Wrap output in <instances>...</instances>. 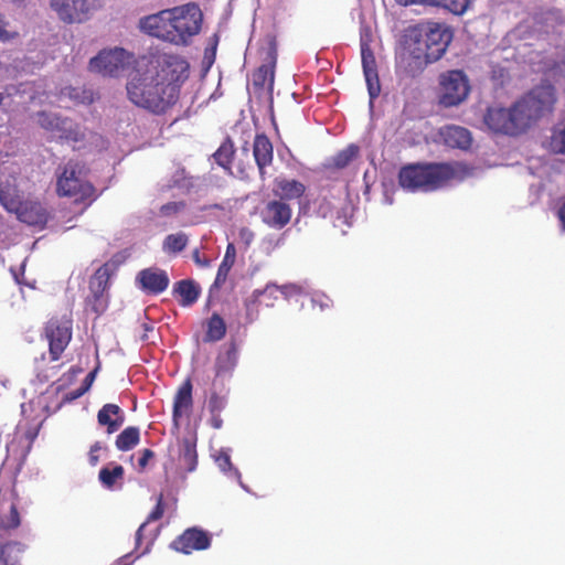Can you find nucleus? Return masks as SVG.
Masks as SVG:
<instances>
[{"label":"nucleus","instance_id":"nucleus-48","mask_svg":"<svg viewBox=\"0 0 565 565\" xmlns=\"http://www.w3.org/2000/svg\"><path fill=\"white\" fill-rule=\"evenodd\" d=\"M192 258L194 263L200 267H209L210 266V259L205 257H201L200 250L196 248L192 253Z\"/></svg>","mask_w":565,"mask_h":565},{"label":"nucleus","instance_id":"nucleus-46","mask_svg":"<svg viewBox=\"0 0 565 565\" xmlns=\"http://www.w3.org/2000/svg\"><path fill=\"white\" fill-rule=\"evenodd\" d=\"M154 457V452L151 449H143L141 456L138 459V467L140 470H145L150 459Z\"/></svg>","mask_w":565,"mask_h":565},{"label":"nucleus","instance_id":"nucleus-9","mask_svg":"<svg viewBox=\"0 0 565 565\" xmlns=\"http://www.w3.org/2000/svg\"><path fill=\"white\" fill-rule=\"evenodd\" d=\"M134 55L122 47L102 50L89 61V70L103 76L117 77L127 70Z\"/></svg>","mask_w":565,"mask_h":565},{"label":"nucleus","instance_id":"nucleus-47","mask_svg":"<svg viewBox=\"0 0 565 565\" xmlns=\"http://www.w3.org/2000/svg\"><path fill=\"white\" fill-rule=\"evenodd\" d=\"M96 374H97V369L90 371L86 377L84 379L81 387L82 390L86 393L89 391V388L92 387L94 381H95V377H96Z\"/></svg>","mask_w":565,"mask_h":565},{"label":"nucleus","instance_id":"nucleus-31","mask_svg":"<svg viewBox=\"0 0 565 565\" xmlns=\"http://www.w3.org/2000/svg\"><path fill=\"white\" fill-rule=\"evenodd\" d=\"M180 460L186 471L192 472L198 466V454L195 441L185 438L182 443V452Z\"/></svg>","mask_w":565,"mask_h":565},{"label":"nucleus","instance_id":"nucleus-25","mask_svg":"<svg viewBox=\"0 0 565 565\" xmlns=\"http://www.w3.org/2000/svg\"><path fill=\"white\" fill-rule=\"evenodd\" d=\"M279 287L276 285H267L263 290L256 289L252 295V299L246 302L247 309L252 305L273 307L274 301L278 299Z\"/></svg>","mask_w":565,"mask_h":565},{"label":"nucleus","instance_id":"nucleus-44","mask_svg":"<svg viewBox=\"0 0 565 565\" xmlns=\"http://www.w3.org/2000/svg\"><path fill=\"white\" fill-rule=\"evenodd\" d=\"M20 525V514L14 504L11 505L9 515L7 516V521L4 526L7 529H17Z\"/></svg>","mask_w":565,"mask_h":565},{"label":"nucleus","instance_id":"nucleus-17","mask_svg":"<svg viewBox=\"0 0 565 565\" xmlns=\"http://www.w3.org/2000/svg\"><path fill=\"white\" fill-rule=\"evenodd\" d=\"M253 154L259 170V175L264 180L265 169L273 163L274 148L269 138L265 134H257L254 138Z\"/></svg>","mask_w":565,"mask_h":565},{"label":"nucleus","instance_id":"nucleus-30","mask_svg":"<svg viewBox=\"0 0 565 565\" xmlns=\"http://www.w3.org/2000/svg\"><path fill=\"white\" fill-rule=\"evenodd\" d=\"M235 154L234 143L230 137H227L214 152L213 157L218 166L230 170Z\"/></svg>","mask_w":565,"mask_h":565},{"label":"nucleus","instance_id":"nucleus-38","mask_svg":"<svg viewBox=\"0 0 565 565\" xmlns=\"http://www.w3.org/2000/svg\"><path fill=\"white\" fill-rule=\"evenodd\" d=\"M216 463L222 471L230 473L235 478L241 477L239 471L236 468H234L231 457L227 452L221 451L216 457Z\"/></svg>","mask_w":565,"mask_h":565},{"label":"nucleus","instance_id":"nucleus-2","mask_svg":"<svg viewBox=\"0 0 565 565\" xmlns=\"http://www.w3.org/2000/svg\"><path fill=\"white\" fill-rule=\"evenodd\" d=\"M556 89L542 83L515 100L510 107L490 106L483 115L484 125L493 132L516 137L553 111Z\"/></svg>","mask_w":565,"mask_h":565},{"label":"nucleus","instance_id":"nucleus-18","mask_svg":"<svg viewBox=\"0 0 565 565\" xmlns=\"http://www.w3.org/2000/svg\"><path fill=\"white\" fill-rule=\"evenodd\" d=\"M97 423L106 426L107 434H114L125 423V413L117 404H105L97 413Z\"/></svg>","mask_w":565,"mask_h":565},{"label":"nucleus","instance_id":"nucleus-39","mask_svg":"<svg viewBox=\"0 0 565 565\" xmlns=\"http://www.w3.org/2000/svg\"><path fill=\"white\" fill-rule=\"evenodd\" d=\"M38 120L41 127L47 129V130H54L60 128V124H64L65 121L62 120L60 117L47 114L45 111H40L38 114Z\"/></svg>","mask_w":565,"mask_h":565},{"label":"nucleus","instance_id":"nucleus-6","mask_svg":"<svg viewBox=\"0 0 565 565\" xmlns=\"http://www.w3.org/2000/svg\"><path fill=\"white\" fill-rule=\"evenodd\" d=\"M57 174L56 193L58 196L74 198L75 201L90 200L95 188L85 180V167L78 161L70 160Z\"/></svg>","mask_w":565,"mask_h":565},{"label":"nucleus","instance_id":"nucleus-43","mask_svg":"<svg viewBox=\"0 0 565 565\" xmlns=\"http://www.w3.org/2000/svg\"><path fill=\"white\" fill-rule=\"evenodd\" d=\"M185 207L184 202H168L160 207V214L162 216H171L178 214Z\"/></svg>","mask_w":565,"mask_h":565},{"label":"nucleus","instance_id":"nucleus-52","mask_svg":"<svg viewBox=\"0 0 565 565\" xmlns=\"http://www.w3.org/2000/svg\"><path fill=\"white\" fill-rule=\"evenodd\" d=\"M446 2L447 0H425L427 6L441 7L444 9H446Z\"/></svg>","mask_w":565,"mask_h":565},{"label":"nucleus","instance_id":"nucleus-27","mask_svg":"<svg viewBox=\"0 0 565 565\" xmlns=\"http://www.w3.org/2000/svg\"><path fill=\"white\" fill-rule=\"evenodd\" d=\"M140 441V430L136 426L126 427L117 437L115 445L120 451L135 448Z\"/></svg>","mask_w":565,"mask_h":565},{"label":"nucleus","instance_id":"nucleus-50","mask_svg":"<svg viewBox=\"0 0 565 565\" xmlns=\"http://www.w3.org/2000/svg\"><path fill=\"white\" fill-rule=\"evenodd\" d=\"M85 392L82 390V387H78L77 390H74L66 394L65 399L68 402L75 401L83 396Z\"/></svg>","mask_w":565,"mask_h":565},{"label":"nucleus","instance_id":"nucleus-21","mask_svg":"<svg viewBox=\"0 0 565 565\" xmlns=\"http://www.w3.org/2000/svg\"><path fill=\"white\" fill-rule=\"evenodd\" d=\"M430 63L431 62H428V58L414 46L409 54L402 56L399 67L406 76L415 77Z\"/></svg>","mask_w":565,"mask_h":565},{"label":"nucleus","instance_id":"nucleus-54","mask_svg":"<svg viewBox=\"0 0 565 565\" xmlns=\"http://www.w3.org/2000/svg\"><path fill=\"white\" fill-rule=\"evenodd\" d=\"M396 2L401 6H409L415 3L425 4V0H396Z\"/></svg>","mask_w":565,"mask_h":565},{"label":"nucleus","instance_id":"nucleus-55","mask_svg":"<svg viewBox=\"0 0 565 565\" xmlns=\"http://www.w3.org/2000/svg\"><path fill=\"white\" fill-rule=\"evenodd\" d=\"M66 138H67V139L75 140V141H76V140H78V138H77V134H74V135H73V134H72V131H70V134L66 136Z\"/></svg>","mask_w":565,"mask_h":565},{"label":"nucleus","instance_id":"nucleus-29","mask_svg":"<svg viewBox=\"0 0 565 565\" xmlns=\"http://www.w3.org/2000/svg\"><path fill=\"white\" fill-rule=\"evenodd\" d=\"M24 545L19 542H8L0 547V562L3 565H20V555Z\"/></svg>","mask_w":565,"mask_h":565},{"label":"nucleus","instance_id":"nucleus-23","mask_svg":"<svg viewBox=\"0 0 565 565\" xmlns=\"http://www.w3.org/2000/svg\"><path fill=\"white\" fill-rule=\"evenodd\" d=\"M119 262H116L115 258H113L110 262L105 263L102 265L94 274L90 286L94 290L98 292L105 291V289L108 286V281L111 277V275L117 269Z\"/></svg>","mask_w":565,"mask_h":565},{"label":"nucleus","instance_id":"nucleus-5","mask_svg":"<svg viewBox=\"0 0 565 565\" xmlns=\"http://www.w3.org/2000/svg\"><path fill=\"white\" fill-rule=\"evenodd\" d=\"M0 203L8 212L14 213L20 222L29 226L43 230L50 220V212L40 200H20L12 194L9 185L2 183L0 184Z\"/></svg>","mask_w":565,"mask_h":565},{"label":"nucleus","instance_id":"nucleus-24","mask_svg":"<svg viewBox=\"0 0 565 565\" xmlns=\"http://www.w3.org/2000/svg\"><path fill=\"white\" fill-rule=\"evenodd\" d=\"M235 259H236V249H235L234 244L230 243L226 246V250H225L223 260L218 266L216 277H215V280L213 284L214 287L218 288L225 284L228 273L235 263Z\"/></svg>","mask_w":565,"mask_h":565},{"label":"nucleus","instance_id":"nucleus-56","mask_svg":"<svg viewBox=\"0 0 565 565\" xmlns=\"http://www.w3.org/2000/svg\"><path fill=\"white\" fill-rule=\"evenodd\" d=\"M2 100H3V96H2V94H0V104L2 103Z\"/></svg>","mask_w":565,"mask_h":565},{"label":"nucleus","instance_id":"nucleus-20","mask_svg":"<svg viewBox=\"0 0 565 565\" xmlns=\"http://www.w3.org/2000/svg\"><path fill=\"white\" fill-rule=\"evenodd\" d=\"M445 143L450 148L468 149L472 143V137L467 128L460 126H447L441 131Z\"/></svg>","mask_w":565,"mask_h":565},{"label":"nucleus","instance_id":"nucleus-7","mask_svg":"<svg viewBox=\"0 0 565 565\" xmlns=\"http://www.w3.org/2000/svg\"><path fill=\"white\" fill-rule=\"evenodd\" d=\"M452 40L450 29L440 23H434L420 34L415 42V47L422 52L428 62H437L446 53Z\"/></svg>","mask_w":565,"mask_h":565},{"label":"nucleus","instance_id":"nucleus-22","mask_svg":"<svg viewBox=\"0 0 565 565\" xmlns=\"http://www.w3.org/2000/svg\"><path fill=\"white\" fill-rule=\"evenodd\" d=\"M173 292L180 296L182 307H190L199 299L201 289L193 280L183 279L174 285Z\"/></svg>","mask_w":565,"mask_h":565},{"label":"nucleus","instance_id":"nucleus-36","mask_svg":"<svg viewBox=\"0 0 565 565\" xmlns=\"http://www.w3.org/2000/svg\"><path fill=\"white\" fill-rule=\"evenodd\" d=\"M363 74H364L365 82L367 85V92L370 95V99L373 100L376 97H379V95L381 93V84H380L377 70L365 71V72H363Z\"/></svg>","mask_w":565,"mask_h":565},{"label":"nucleus","instance_id":"nucleus-40","mask_svg":"<svg viewBox=\"0 0 565 565\" xmlns=\"http://www.w3.org/2000/svg\"><path fill=\"white\" fill-rule=\"evenodd\" d=\"M227 405L226 396L218 395L217 393H212L209 399V412L210 413H218L225 409Z\"/></svg>","mask_w":565,"mask_h":565},{"label":"nucleus","instance_id":"nucleus-14","mask_svg":"<svg viewBox=\"0 0 565 565\" xmlns=\"http://www.w3.org/2000/svg\"><path fill=\"white\" fill-rule=\"evenodd\" d=\"M292 210L289 203L278 199L265 203L260 210V218L264 224L274 230H281L289 224Z\"/></svg>","mask_w":565,"mask_h":565},{"label":"nucleus","instance_id":"nucleus-19","mask_svg":"<svg viewBox=\"0 0 565 565\" xmlns=\"http://www.w3.org/2000/svg\"><path fill=\"white\" fill-rule=\"evenodd\" d=\"M306 191V186L303 183L297 180H289V179H276L275 180V188L273 190L275 196L278 198V200H281L284 202L291 201V200H298L300 199Z\"/></svg>","mask_w":565,"mask_h":565},{"label":"nucleus","instance_id":"nucleus-1","mask_svg":"<svg viewBox=\"0 0 565 565\" xmlns=\"http://www.w3.org/2000/svg\"><path fill=\"white\" fill-rule=\"evenodd\" d=\"M190 65L177 54H163L150 66L136 68L126 83L128 100L152 115L161 116L180 99L181 87L189 77Z\"/></svg>","mask_w":565,"mask_h":565},{"label":"nucleus","instance_id":"nucleus-37","mask_svg":"<svg viewBox=\"0 0 565 565\" xmlns=\"http://www.w3.org/2000/svg\"><path fill=\"white\" fill-rule=\"evenodd\" d=\"M361 57L363 72L377 70L374 53L369 43L361 41Z\"/></svg>","mask_w":565,"mask_h":565},{"label":"nucleus","instance_id":"nucleus-8","mask_svg":"<svg viewBox=\"0 0 565 565\" xmlns=\"http://www.w3.org/2000/svg\"><path fill=\"white\" fill-rule=\"evenodd\" d=\"M72 319L66 317H52L44 326L43 337L49 343L50 361L55 362L62 358L73 335Z\"/></svg>","mask_w":565,"mask_h":565},{"label":"nucleus","instance_id":"nucleus-32","mask_svg":"<svg viewBox=\"0 0 565 565\" xmlns=\"http://www.w3.org/2000/svg\"><path fill=\"white\" fill-rule=\"evenodd\" d=\"M189 237L185 233H175L168 235L163 243L162 249L167 254H178L185 249Z\"/></svg>","mask_w":565,"mask_h":565},{"label":"nucleus","instance_id":"nucleus-51","mask_svg":"<svg viewBox=\"0 0 565 565\" xmlns=\"http://www.w3.org/2000/svg\"><path fill=\"white\" fill-rule=\"evenodd\" d=\"M300 289L296 285H285L282 287H279V294L281 295H289L291 292H298Z\"/></svg>","mask_w":565,"mask_h":565},{"label":"nucleus","instance_id":"nucleus-45","mask_svg":"<svg viewBox=\"0 0 565 565\" xmlns=\"http://www.w3.org/2000/svg\"><path fill=\"white\" fill-rule=\"evenodd\" d=\"M102 449V444L99 441H96L90 446L89 452H88V461L90 466H96L99 462V456L98 451Z\"/></svg>","mask_w":565,"mask_h":565},{"label":"nucleus","instance_id":"nucleus-4","mask_svg":"<svg viewBox=\"0 0 565 565\" xmlns=\"http://www.w3.org/2000/svg\"><path fill=\"white\" fill-rule=\"evenodd\" d=\"M461 179L458 163H412L401 168L398 183L411 191L433 192Z\"/></svg>","mask_w":565,"mask_h":565},{"label":"nucleus","instance_id":"nucleus-11","mask_svg":"<svg viewBox=\"0 0 565 565\" xmlns=\"http://www.w3.org/2000/svg\"><path fill=\"white\" fill-rule=\"evenodd\" d=\"M58 19L67 24L87 21L99 8V0H50Z\"/></svg>","mask_w":565,"mask_h":565},{"label":"nucleus","instance_id":"nucleus-53","mask_svg":"<svg viewBox=\"0 0 565 565\" xmlns=\"http://www.w3.org/2000/svg\"><path fill=\"white\" fill-rule=\"evenodd\" d=\"M557 216L561 221L563 230L565 231V202L561 205V207L557 212Z\"/></svg>","mask_w":565,"mask_h":565},{"label":"nucleus","instance_id":"nucleus-3","mask_svg":"<svg viewBox=\"0 0 565 565\" xmlns=\"http://www.w3.org/2000/svg\"><path fill=\"white\" fill-rule=\"evenodd\" d=\"M203 12L195 2L160 10L139 19V30L162 42L188 46L202 30Z\"/></svg>","mask_w":565,"mask_h":565},{"label":"nucleus","instance_id":"nucleus-12","mask_svg":"<svg viewBox=\"0 0 565 565\" xmlns=\"http://www.w3.org/2000/svg\"><path fill=\"white\" fill-rule=\"evenodd\" d=\"M212 535L200 527L192 526L177 536L170 544L175 552L189 555L194 551H204L211 546Z\"/></svg>","mask_w":565,"mask_h":565},{"label":"nucleus","instance_id":"nucleus-42","mask_svg":"<svg viewBox=\"0 0 565 565\" xmlns=\"http://www.w3.org/2000/svg\"><path fill=\"white\" fill-rule=\"evenodd\" d=\"M19 33L12 30L3 17L0 14V41L8 42L15 39Z\"/></svg>","mask_w":565,"mask_h":565},{"label":"nucleus","instance_id":"nucleus-16","mask_svg":"<svg viewBox=\"0 0 565 565\" xmlns=\"http://www.w3.org/2000/svg\"><path fill=\"white\" fill-rule=\"evenodd\" d=\"M192 405V382L186 379L179 386L173 398L172 423L175 429L180 428V419L191 411Z\"/></svg>","mask_w":565,"mask_h":565},{"label":"nucleus","instance_id":"nucleus-35","mask_svg":"<svg viewBox=\"0 0 565 565\" xmlns=\"http://www.w3.org/2000/svg\"><path fill=\"white\" fill-rule=\"evenodd\" d=\"M358 151V147L349 146L332 158V166L337 169L345 168L356 157Z\"/></svg>","mask_w":565,"mask_h":565},{"label":"nucleus","instance_id":"nucleus-49","mask_svg":"<svg viewBox=\"0 0 565 565\" xmlns=\"http://www.w3.org/2000/svg\"><path fill=\"white\" fill-rule=\"evenodd\" d=\"M210 414H211V418H210L211 427H213L214 429H221L223 426V419L221 418V414H218V413H210Z\"/></svg>","mask_w":565,"mask_h":565},{"label":"nucleus","instance_id":"nucleus-15","mask_svg":"<svg viewBox=\"0 0 565 565\" xmlns=\"http://www.w3.org/2000/svg\"><path fill=\"white\" fill-rule=\"evenodd\" d=\"M136 282L146 294L159 295L168 288L170 279L166 270L148 267L137 274Z\"/></svg>","mask_w":565,"mask_h":565},{"label":"nucleus","instance_id":"nucleus-10","mask_svg":"<svg viewBox=\"0 0 565 565\" xmlns=\"http://www.w3.org/2000/svg\"><path fill=\"white\" fill-rule=\"evenodd\" d=\"M439 84V102L445 107L457 106L468 97L469 81L462 71L452 70L441 74Z\"/></svg>","mask_w":565,"mask_h":565},{"label":"nucleus","instance_id":"nucleus-33","mask_svg":"<svg viewBox=\"0 0 565 565\" xmlns=\"http://www.w3.org/2000/svg\"><path fill=\"white\" fill-rule=\"evenodd\" d=\"M124 472L125 470L120 465H115L113 469L104 467L100 469L98 478L104 487L111 489L117 479H121L124 477Z\"/></svg>","mask_w":565,"mask_h":565},{"label":"nucleus","instance_id":"nucleus-26","mask_svg":"<svg viewBox=\"0 0 565 565\" xmlns=\"http://www.w3.org/2000/svg\"><path fill=\"white\" fill-rule=\"evenodd\" d=\"M238 361V349L235 343H231L226 351L216 359V376L234 370Z\"/></svg>","mask_w":565,"mask_h":565},{"label":"nucleus","instance_id":"nucleus-34","mask_svg":"<svg viewBox=\"0 0 565 565\" xmlns=\"http://www.w3.org/2000/svg\"><path fill=\"white\" fill-rule=\"evenodd\" d=\"M164 513L163 494L161 493L157 499V504L147 518V521L142 523L136 532V541L139 543L142 539V531L147 523L160 520Z\"/></svg>","mask_w":565,"mask_h":565},{"label":"nucleus","instance_id":"nucleus-13","mask_svg":"<svg viewBox=\"0 0 565 565\" xmlns=\"http://www.w3.org/2000/svg\"><path fill=\"white\" fill-rule=\"evenodd\" d=\"M278 49L275 36L269 38L264 63L253 74V86L255 89L274 88L275 68L277 64Z\"/></svg>","mask_w":565,"mask_h":565},{"label":"nucleus","instance_id":"nucleus-28","mask_svg":"<svg viewBox=\"0 0 565 565\" xmlns=\"http://www.w3.org/2000/svg\"><path fill=\"white\" fill-rule=\"evenodd\" d=\"M226 333V324L218 313H213L206 322L205 341L216 342L222 340Z\"/></svg>","mask_w":565,"mask_h":565},{"label":"nucleus","instance_id":"nucleus-41","mask_svg":"<svg viewBox=\"0 0 565 565\" xmlns=\"http://www.w3.org/2000/svg\"><path fill=\"white\" fill-rule=\"evenodd\" d=\"M470 3L471 0H447L446 10L456 15H461L468 10Z\"/></svg>","mask_w":565,"mask_h":565}]
</instances>
